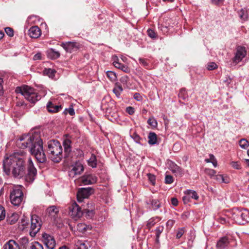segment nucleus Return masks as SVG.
<instances>
[{
  "label": "nucleus",
  "mask_w": 249,
  "mask_h": 249,
  "mask_svg": "<svg viewBox=\"0 0 249 249\" xmlns=\"http://www.w3.org/2000/svg\"><path fill=\"white\" fill-rule=\"evenodd\" d=\"M123 90V88L121 85H116L115 87L113 89V91L118 98H120V96Z\"/></svg>",
  "instance_id": "72a5a7b5"
},
{
  "label": "nucleus",
  "mask_w": 249,
  "mask_h": 249,
  "mask_svg": "<svg viewBox=\"0 0 249 249\" xmlns=\"http://www.w3.org/2000/svg\"><path fill=\"white\" fill-rule=\"evenodd\" d=\"M18 219V215L16 213H13L9 218V222L10 224H14Z\"/></svg>",
  "instance_id": "a18cd8bd"
},
{
  "label": "nucleus",
  "mask_w": 249,
  "mask_h": 249,
  "mask_svg": "<svg viewBox=\"0 0 249 249\" xmlns=\"http://www.w3.org/2000/svg\"><path fill=\"white\" fill-rule=\"evenodd\" d=\"M178 96L179 99H181L184 101L187 100L189 98L187 91L184 89H182L180 90Z\"/></svg>",
  "instance_id": "7c9ffc66"
},
{
  "label": "nucleus",
  "mask_w": 249,
  "mask_h": 249,
  "mask_svg": "<svg viewBox=\"0 0 249 249\" xmlns=\"http://www.w3.org/2000/svg\"><path fill=\"white\" fill-rule=\"evenodd\" d=\"M23 199V193L18 186L14 187L10 192V199L11 203L16 206H19Z\"/></svg>",
  "instance_id": "423d86ee"
},
{
  "label": "nucleus",
  "mask_w": 249,
  "mask_h": 249,
  "mask_svg": "<svg viewBox=\"0 0 249 249\" xmlns=\"http://www.w3.org/2000/svg\"><path fill=\"white\" fill-rule=\"evenodd\" d=\"M232 166L235 169H239L240 165L238 162H232L231 163Z\"/></svg>",
  "instance_id": "0e129e2a"
},
{
  "label": "nucleus",
  "mask_w": 249,
  "mask_h": 249,
  "mask_svg": "<svg viewBox=\"0 0 249 249\" xmlns=\"http://www.w3.org/2000/svg\"><path fill=\"white\" fill-rule=\"evenodd\" d=\"M152 208L156 210L160 207V203L158 199H152L151 201Z\"/></svg>",
  "instance_id": "c9c22d12"
},
{
  "label": "nucleus",
  "mask_w": 249,
  "mask_h": 249,
  "mask_svg": "<svg viewBox=\"0 0 249 249\" xmlns=\"http://www.w3.org/2000/svg\"><path fill=\"white\" fill-rule=\"evenodd\" d=\"M4 249H20L19 245L14 240H10L3 246Z\"/></svg>",
  "instance_id": "6ab92c4d"
},
{
  "label": "nucleus",
  "mask_w": 249,
  "mask_h": 249,
  "mask_svg": "<svg viewBox=\"0 0 249 249\" xmlns=\"http://www.w3.org/2000/svg\"><path fill=\"white\" fill-rule=\"evenodd\" d=\"M18 144L20 148H29L31 154L39 162L44 163L46 161L39 133L35 132L32 134L22 135L18 141Z\"/></svg>",
  "instance_id": "f03ea898"
},
{
  "label": "nucleus",
  "mask_w": 249,
  "mask_h": 249,
  "mask_svg": "<svg viewBox=\"0 0 249 249\" xmlns=\"http://www.w3.org/2000/svg\"><path fill=\"white\" fill-rule=\"evenodd\" d=\"M184 228H178L176 231V237L177 239H179L184 233Z\"/></svg>",
  "instance_id": "79ce46f5"
},
{
  "label": "nucleus",
  "mask_w": 249,
  "mask_h": 249,
  "mask_svg": "<svg viewBox=\"0 0 249 249\" xmlns=\"http://www.w3.org/2000/svg\"><path fill=\"white\" fill-rule=\"evenodd\" d=\"M84 170V167L82 163L76 162L73 165L72 169L70 171V174L75 175L80 174Z\"/></svg>",
  "instance_id": "f3484780"
},
{
  "label": "nucleus",
  "mask_w": 249,
  "mask_h": 249,
  "mask_svg": "<svg viewBox=\"0 0 249 249\" xmlns=\"http://www.w3.org/2000/svg\"><path fill=\"white\" fill-rule=\"evenodd\" d=\"M94 191L92 187L81 188L77 193V199L79 203H81L84 199L88 198Z\"/></svg>",
  "instance_id": "9d476101"
},
{
  "label": "nucleus",
  "mask_w": 249,
  "mask_h": 249,
  "mask_svg": "<svg viewBox=\"0 0 249 249\" xmlns=\"http://www.w3.org/2000/svg\"><path fill=\"white\" fill-rule=\"evenodd\" d=\"M134 98L138 101H142V96L138 92L135 93L133 95Z\"/></svg>",
  "instance_id": "4d7b16f0"
},
{
  "label": "nucleus",
  "mask_w": 249,
  "mask_h": 249,
  "mask_svg": "<svg viewBox=\"0 0 249 249\" xmlns=\"http://www.w3.org/2000/svg\"><path fill=\"white\" fill-rule=\"evenodd\" d=\"M231 218L236 223L244 225L249 221V211L245 209H234L232 211Z\"/></svg>",
  "instance_id": "39448f33"
},
{
  "label": "nucleus",
  "mask_w": 249,
  "mask_h": 249,
  "mask_svg": "<svg viewBox=\"0 0 249 249\" xmlns=\"http://www.w3.org/2000/svg\"><path fill=\"white\" fill-rule=\"evenodd\" d=\"M139 62L142 66L146 69H149L150 68L148 62H147V59L142 58H139Z\"/></svg>",
  "instance_id": "ea45409f"
},
{
  "label": "nucleus",
  "mask_w": 249,
  "mask_h": 249,
  "mask_svg": "<svg viewBox=\"0 0 249 249\" xmlns=\"http://www.w3.org/2000/svg\"><path fill=\"white\" fill-rule=\"evenodd\" d=\"M213 178L219 183H227L229 182V178L222 175H216Z\"/></svg>",
  "instance_id": "bb28decb"
},
{
  "label": "nucleus",
  "mask_w": 249,
  "mask_h": 249,
  "mask_svg": "<svg viewBox=\"0 0 249 249\" xmlns=\"http://www.w3.org/2000/svg\"><path fill=\"white\" fill-rule=\"evenodd\" d=\"M81 182L84 185L93 184L97 181V178L94 175H84L81 178Z\"/></svg>",
  "instance_id": "ddd939ff"
},
{
  "label": "nucleus",
  "mask_w": 249,
  "mask_h": 249,
  "mask_svg": "<svg viewBox=\"0 0 249 249\" xmlns=\"http://www.w3.org/2000/svg\"><path fill=\"white\" fill-rule=\"evenodd\" d=\"M5 211L3 207L0 205V221L2 220L5 218Z\"/></svg>",
  "instance_id": "603ef678"
},
{
  "label": "nucleus",
  "mask_w": 249,
  "mask_h": 249,
  "mask_svg": "<svg viewBox=\"0 0 249 249\" xmlns=\"http://www.w3.org/2000/svg\"><path fill=\"white\" fill-rule=\"evenodd\" d=\"M61 46L68 53L76 51L79 48V44L75 42H66L62 43Z\"/></svg>",
  "instance_id": "f8f14e48"
},
{
  "label": "nucleus",
  "mask_w": 249,
  "mask_h": 249,
  "mask_svg": "<svg viewBox=\"0 0 249 249\" xmlns=\"http://www.w3.org/2000/svg\"><path fill=\"white\" fill-rule=\"evenodd\" d=\"M126 111L130 115H132L135 112L134 108L132 107H126Z\"/></svg>",
  "instance_id": "bf43d9fd"
},
{
  "label": "nucleus",
  "mask_w": 249,
  "mask_h": 249,
  "mask_svg": "<svg viewBox=\"0 0 249 249\" xmlns=\"http://www.w3.org/2000/svg\"><path fill=\"white\" fill-rule=\"evenodd\" d=\"M160 220V219L159 217H154L150 218L147 221L146 225L147 228L150 230L151 227L154 226L157 223L159 222Z\"/></svg>",
  "instance_id": "a878e982"
},
{
  "label": "nucleus",
  "mask_w": 249,
  "mask_h": 249,
  "mask_svg": "<svg viewBox=\"0 0 249 249\" xmlns=\"http://www.w3.org/2000/svg\"><path fill=\"white\" fill-rule=\"evenodd\" d=\"M64 113L65 114L69 113V114L71 116L75 114V111L72 107H70L69 108H66Z\"/></svg>",
  "instance_id": "6e6d98bb"
},
{
  "label": "nucleus",
  "mask_w": 249,
  "mask_h": 249,
  "mask_svg": "<svg viewBox=\"0 0 249 249\" xmlns=\"http://www.w3.org/2000/svg\"><path fill=\"white\" fill-rule=\"evenodd\" d=\"M185 194L189 196L190 199L192 198L195 200H197L199 198L196 192L193 190H188L186 191Z\"/></svg>",
  "instance_id": "c85d7f7f"
},
{
  "label": "nucleus",
  "mask_w": 249,
  "mask_h": 249,
  "mask_svg": "<svg viewBox=\"0 0 249 249\" xmlns=\"http://www.w3.org/2000/svg\"><path fill=\"white\" fill-rule=\"evenodd\" d=\"M26 153L23 151L15 152L12 154L5 156L3 160V171L6 175H12L15 178H20L25 177V180L32 182L37 174L31 157L27 160V173L26 174Z\"/></svg>",
  "instance_id": "f257e3e1"
},
{
  "label": "nucleus",
  "mask_w": 249,
  "mask_h": 249,
  "mask_svg": "<svg viewBox=\"0 0 249 249\" xmlns=\"http://www.w3.org/2000/svg\"><path fill=\"white\" fill-rule=\"evenodd\" d=\"M3 83V79L0 77V96L3 95V85H2Z\"/></svg>",
  "instance_id": "680f3d73"
},
{
  "label": "nucleus",
  "mask_w": 249,
  "mask_h": 249,
  "mask_svg": "<svg viewBox=\"0 0 249 249\" xmlns=\"http://www.w3.org/2000/svg\"><path fill=\"white\" fill-rule=\"evenodd\" d=\"M172 173L174 174L176 177H181L183 174L182 169L177 164L172 162Z\"/></svg>",
  "instance_id": "393cba45"
},
{
  "label": "nucleus",
  "mask_w": 249,
  "mask_h": 249,
  "mask_svg": "<svg viewBox=\"0 0 249 249\" xmlns=\"http://www.w3.org/2000/svg\"><path fill=\"white\" fill-rule=\"evenodd\" d=\"M29 249H43V247L39 242H34L29 246Z\"/></svg>",
  "instance_id": "f704fd0d"
},
{
  "label": "nucleus",
  "mask_w": 249,
  "mask_h": 249,
  "mask_svg": "<svg viewBox=\"0 0 249 249\" xmlns=\"http://www.w3.org/2000/svg\"><path fill=\"white\" fill-rule=\"evenodd\" d=\"M56 71L52 69H45L43 71V73L48 75L49 77L53 78L54 75Z\"/></svg>",
  "instance_id": "473e14b6"
},
{
  "label": "nucleus",
  "mask_w": 249,
  "mask_h": 249,
  "mask_svg": "<svg viewBox=\"0 0 249 249\" xmlns=\"http://www.w3.org/2000/svg\"><path fill=\"white\" fill-rule=\"evenodd\" d=\"M82 206L83 205L79 206L76 202L73 203L69 207L70 215L75 220L81 217L83 213Z\"/></svg>",
  "instance_id": "1a4fd4ad"
},
{
  "label": "nucleus",
  "mask_w": 249,
  "mask_h": 249,
  "mask_svg": "<svg viewBox=\"0 0 249 249\" xmlns=\"http://www.w3.org/2000/svg\"><path fill=\"white\" fill-rule=\"evenodd\" d=\"M77 230L82 232H85L88 230H90L91 227L89 225H87L84 223H79L77 226Z\"/></svg>",
  "instance_id": "cd10ccee"
},
{
  "label": "nucleus",
  "mask_w": 249,
  "mask_h": 249,
  "mask_svg": "<svg viewBox=\"0 0 249 249\" xmlns=\"http://www.w3.org/2000/svg\"><path fill=\"white\" fill-rule=\"evenodd\" d=\"M217 68V65L214 62H209L207 65V69L209 71L214 70Z\"/></svg>",
  "instance_id": "de8ad7c7"
},
{
  "label": "nucleus",
  "mask_w": 249,
  "mask_h": 249,
  "mask_svg": "<svg viewBox=\"0 0 249 249\" xmlns=\"http://www.w3.org/2000/svg\"><path fill=\"white\" fill-rule=\"evenodd\" d=\"M147 124L151 127L152 128H155L158 126L157 120L153 116L149 118L147 120Z\"/></svg>",
  "instance_id": "2f4dec72"
},
{
  "label": "nucleus",
  "mask_w": 249,
  "mask_h": 249,
  "mask_svg": "<svg viewBox=\"0 0 249 249\" xmlns=\"http://www.w3.org/2000/svg\"><path fill=\"white\" fill-rule=\"evenodd\" d=\"M147 176L148 178V179L149 181L151 182V183L154 185L155 184L156 182V177L151 174H148Z\"/></svg>",
  "instance_id": "3c124183"
},
{
  "label": "nucleus",
  "mask_w": 249,
  "mask_h": 249,
  "mask_svg": "<svg viewBox=\"0 0 249 249\" xmlns=\"http://www.w3.org/2000/svg\"><path fill=\"white\" fill-rule=\"evenodd\" d=\"M148 142L151 145H154L157 142V136L155 132H150L148 136Z\"/></svg>",
  "instance_id": "b1692460"
},
{
  "label": "nucleus",
  "mask_w": 249,
  "mask_h": 249,
  "mask_svg": "<svg viewBox=\"0 0 249 249\" xmlns=\"http://www.w3.org/2000/svg\"><path fill=\"white\" fill-rule=\"evenodd\" d=\"M47 152L50 159L54 162H60L63 157V149L60 143L57 140L48 142Z\"/></svg>",
  "instance_id": "7ed1b4c3"
},
{
  "label": "nucleus",
  "mask_w": 249,
  "mask_h": 249,
  "mask_svg": "<svg viewBox=\"0 0 249 249\" xmlns=\"http://www.w3.org/2000/svg\"><path fill=\"white\" fill-rule=\"evenodd\" d=\"M47 109L50 112H58L61 108V106L54 105L52 102H49L47 106Z\"/></svg>",
  "instance_id": "412c9836"
},
{
  "label": "nucleus",
  "mask_w": 249,
  "mask_h": 249,
  "mask_svg": "<svg viewBox=\"0 0 249 249\" xmlns=\"http://www.w3.org/2000/svg\"><path fill=\"white\" fill-rule=\"evenodd\" d=\"M246 55V50L245 47L238 46L237 48L235 55L233 59V62L238 63L240 62Z\"/></svg>",
  "instance_id": "9b49d317"
},
{
  "label": "nucleus",
  "mask_w": 249,
  "mask_h": 249,
  "mask_svg": "<svg viewBox=\"0 0 249 249\" xmlns=\"http://www.w3.org/2000/svg\"><path fill=\"white\" fill-rule=\"evenodd\" d=\"M107 77L110 80V81L113 82L116 81L117 76L116 73L112 71H107L106 72Z\"/></svg>",
  "instance_id": "4c0bfd02"
},
{
  "label": "nucleus",
  "mask_w": 249,
  "mask_h": 249,
  "mask_svg": "<svg viewBox=\"0 0 249 249\" xmlns=\"http://www.w3.org/2000/svg\"><path fill=\"white\" fill-rule=\"evenodd\" d=\"M89 166L92 168H95L97 166V159L95 155L92 154L89 159L88 160Z\"/></svg>",
  "instance_id": "c756f323"
},
{
  "label": "nucleus",
  "mask_w": 249,
  "mask_h": 249,
  "mask_svg": "<svg viewBox=\"0 0 249 249\" xmlns=\"http://www.w3.org/2000/svg\"><path fill=\"white\" fill-rule=\"evenodd\" d=\"M83 212L86 213V216L88 218H91L95 213L92 203L88 202L86 205H83Z\"/></svg>",
  "instance_id": "4468645a"
},
{
  "label": "nucleus",
  "mask_w": 249,
  "mask_h": 249,
  "mask_svg": "<svg viewBox=\"0 0 249 249\" xmlns=\"http://www.w3.org/2000/svg\"><path fill=\"white\" fill-rule=\"evenodd\" d=\"M129 78L127 75L122 76L120 79V82L123 84H126L128 81Z\"/></svg>",
  "instance_id": "13d9d810"
},
{
  "label": "nucleus",
  "mask_w": 249,
  "mask_h": 249,
  "mask_svg": "<svg viewBox=\"0 0 249 249\" xmlns=\"http://www.w3.org/2000/svg\"><path fill=\"white\" fill-rule=\"evenodd\" d=\"M29 35L32 38H37L40 36L41 31L37 26H33L29 30Z\"/></svg>",
  "instance_id": "a211bd4d"
},
{
  "label": "nucleus",
  "mask_w": 249,
  "mask_h": 249,
  "mask_svg": "<svg viewBox=\"0 0 249 249\" xmlns=\"http://www.w3.org/2000/svg\"><path fill=\"white\" fill-rule=\"evenodd\" d=\"M239 15L240 18L244 20H245L247 18V12L243 9L240 10V11L239 13Z\"/></svg>",
  "instance_id": "5fc2aeb1"
},
{
  "label": "nucleus",
  "mask_w": 249,
  "mask_h": 249,
  "mask_svg": "<svg viewBox=\"0 0 249 249\" xmlns=\"http://www.w3.org/2000/svg\"><path fill=\"white\" fill-rule=\"evenodd\" d=\"M41 240L48 249H54L56 246V242L53 235L46 232H43L41 235Z\"/></svg>",
  "instance_id": "6e6552de"
},
{
  "label": "nucleus",
  "mask_w": 249,
  "mask_h": 249,
  "mask_svg": "<svg viewBox=\"0 0 249 249\" xmlns=\"http://www.w3.org/2000/svg\"><path fill=\"white\" fill-rule=\"evenodd\" d=\"M239 145L241 148L246 149L249 145V143L248 141L243 139L239 141Z\"/></svg>",
  "instance_id": "37998d69"
},
{
  "label": "nucleus",
  "mask_w": 249,
  "mask_h": 249,
  "mask_svg": "<svg viewBox=\"0 0 249 249\" xmlns=\"http://www.w3.org/2000/svg\"><path fill=\"white\" fill-rule=\"evenodd\" d=\"M147 35L152 39H157L158 38V35L153 30L149 29L147 31Z\"/></svg>",
  "instance_id": "58836bf2"
},
{
  "label": "nucleus",
  "mask_w": 249,
  "mask_h": 249,
  "mask_svg": "<svg viewBox=\"0 0 249 249\" xmlns=\"http://www.w3.org/2000/svg\"><path fill=\"white\" fill-rule=\"evenodd\" d=\"M212 2L215 5H218L219 3L222 2L224 0H211Z\"/></svg>",
  "instance_id": "774afa93"
},
{
  "label": "nucleus",
  "mask_w": 249,
  "mask_h": 249,
  "mask_svg": "<svg viewBox=\"0 0 249 249\" xmlns=\"http://www.w3.org/2000/svg\"><path fill=\"white\" fill-rule=\"evenodd\" d=\"M47 212L49 216L55 218L59 213V210L55 206H52L47 208Z\"/></svg>",
  "instance_id": "aec40b11"
},
{
  "label": "nucleus",
  "mask_w": 249,
  "mask_h": 249,
  "mask_svg": "<svg viewBox=\"0 0 249 249\" xmlns=\"http://www.w3.org/2000/svg\"><path fill=\"white\" fill-rule=\"evenodd\" d=\"M205 173L207 175H209L211 178H214V177L216 175H215L216 172L215 170H214L213 169H206Z\"/></svg>",
  "instance_id": "8fccbe9b"
},
{
  "label": "nucleus",
  "mask_w": 249,
  "mask_h": 249,
  "mask_svg": "<svg viewBox=\"0 0 249 249\" xmlns=\"http://www.w3.org/2000/svg\"><path fill=\"white\" fill-rule=\"evenodd\" d=\"M29 225V220L27 217H25L24 215L23 218L20 220V223L18 225V228L24 231L26 230V229L28 227Z\"/></svg>",
  "instance_id": "5701e85b"
},
{
  "label": "nucleus",
  "mask_w": 249,
  "mask_h": 249,
  "mask_svg": "<svg viewBox=\"0 0 249 249\" xmlns=\"http://www.w3.org/2000/svg\"><path fill=\"white\" fill-rule=\"evenodd\" d=\"M231 80L230 77H226V79L224 80L223 82L228 86L231 83Z\"/></svg>",
  "instance_id": "69168bd1"
},
{
  "label": "nucleus",
  "mask_w": 249,
  "mask_h": 249,
  "mask_svg": "<svg viewBox=\"0 0 249 249\" xmlns=\"http://www.w3.org/2000/svg\"><path fill=\"white\" fill-rule=\"evenodd\" d=\"M118 58L117 56H115L113 58V65L114 66L118 69L121 70L122 71L125 72V73H129L130 72V68L123 64L120 63L118 62Z\"/></svg>",
  "instance_id": "2eb2a0df"
},
{
  "label": "nucleus",
  "mask_w": 249,
  "mask_h": 249,
  "mask_svg": "<svg viewBox=\"0 0 249 249\" xmlns=\"http://www.w3.org/2000/svg\"><path fill=\"white\" fill-rule=\"evenodd\" d=\"M163 227L162 226L158 227L156 228V229L155 230L156 236V241L157 242H159V238L160 237V233L162 232V231H163Z\"/></svg>",
  "instance_id": "a19ab883"
},
{
  "label": "nucleus",
  "mask_w": 249,
  "mask_h": 249,
  "mask_svg": "<svg viewBox=\"0 0 249 249\" xmlns=\"http://www.w3.org/2000/svg\"><path fill=\"white\" fill-rule=\"evenodd\" d=\"M76 249H88L86 244L82 241H78L76 244Z\"/></svg>",
  "instance_id": "49530a36"
},
{
  "label": "nucleus",
  "mask_w": 249,
  "mask_h": 249,
  "mask_svg": "<svg viewBox=\"0 0 249 249\" xmlns=\"http://www.w3.org/2000/svg\"><path fill=\"white\" fill-rule=\"evenodd\" d=\"M5 32L8 36H9L10 37L13 36L14 31L11 28L6 27L5 28Z\"/></svg>",
  "instance_id": "864d4df0"
},
{
  "label": "nucleus",
  "mask_w": 249,
  "mask_h": 249,
  "mask_svg": "<svg viewBox=\"0 0 249 249\" xmlns=\"http://www.w3.org/2000/svg\"><path fill=\"white\" fill-rule=\"evenodd\" d=\"M41 59V53H38L35 55H34L33 57V59L34 60H40Z\"/></svg>",
  "instance_id": "e2e57ef3"
},
{
  "label": "nucleus",
  "mask_w": 249,
  "mask_h": 249,
  "mask_svg": "<svg viewBox=\"0 0 249 249\" xmlns=\"http://www.w3.org/2000/svg\"><path fill=\"white\" fill-rule=\"evenodd\" d=\"M49 56L52 59H56L60 56V53L58 52L55 51L53 49H51L49 53Z\"/></svg>",
  "instance_id": "e433bc0d"
},
{
  "label": "nucleus",
  "mask_w": 249,
  "mask_h": 249,
  "mask_svg": "<svg viewBox=\"0 0 249 249\" xmlns=\"http://www.w3.org/2000/svg\"><path fill=\"white\" fill-rule=\"evenodd\" d=\"M183 201L184 203H187L190 201V199L189 196L186 195V196L183 197Z\"/></svg>",
  "instance_id": "338daca9"
},
{
  "label": "nucleus",
  "mask_w": 249,
  "mask_h": 249,
  "mask_svg": "<svg viewBox=\"0 0 249 249\" xmlns=\"http://www.w3.org/2000/svg\"><path fill=\"white\" fill-rule=\"evenodd\" d=\"M230 243L228 238L226 237H223L219 239L216 244L217 249H225Z\"/></svg>",
  "instance_id": "dca6fc26"
},
{
  "label": "nucleus",
  "mask_w": 249,
  "mask_h": 249,
  "mask_svg": "<svg viewBox=\"0 0 249 249\" xmlns=\"http://www.w3.org/2000/svg\"><path fill=\"white\" fill-rule=\"evenodd\" d=\"M130 136L136 142L138 143H141V140L142 139L138 134L134 133L132 135H131Z\"/></svg>",
  "instance_id": "09e8293b"
},
{
  "label": "nucleus",
  "mask_w": 249,
  "mask_h": 249,
  "mask_svg": "<svg viewBox=\"0 0 249 249\" xmlns=\"http://www.w3.org/2000/svg\"><path fill=\"white\" fill-rule=\"evenodd\" d=\"M19 242L24 248H26L29 243V239L27 237H23L20 239Z\"/></svg>",
  "instance_id": "c03bdc74"
},
{
  "label": "nucleus",
  "mask_w": 249,
  "mask_h": 249,
  "mask_svg": "<svg viewBox=\"0 0 249 249\" xmlns=\"http://www.w3.org/2000/svg\"><path fill=\"white\" fill-rule=\"evenodd\" d=\"M71 141L69 139H65L64 140L63 145L64 147V152L66 156H68L71 150Z\"/></svg>",
  "instance_id": "4be33fe9"
},
{
  "label": "nucleus",
  "mask_w": 249,
  "mask_h": 249,
  "mask_svg": "<svg viewBox=\"0 0 249 249\" xmlns=\"http://www.w3.org/2000/svg\"><path fill=\"white\" fill-rule=\"evenodd\" d=\"M16 92L21 94L28 101L32 103H35L41 99V96L36 92L33 88L26 85L17 87L16 89Z\"/></svg>",
  "instance_id": "20e7f679"
},
{
  "label": "nucleus",
  "mask_w": 249,
  "mask_h": 249,
  "mask_svg": "<svg viewBox=\"0 0 249 249\" xmlns=\"http://www.w3.org/2000/svg\"><path fill=\"white\" fill-rule=\"evenodd\" d=\"M165 183L166 184L171 183V175H166L165 178Z\"/></svg>",
  "instance_id": "052dcab7"
},
{
  "label": "nucleus",
  "mask_w": 249,
  "mask_h": 249,
  "mask_svg": "<svg viewBox=\"0 0 249 249\" xmlns=\"http://www.w3.org/2000/svg\"><path fill=\"white\" fill-rule=\"evenodd\" d=\"M41 226V220L40 218L36 214L32 215L31 218L30 235L32 237H35L40 230Z\"/></svg>",
  "instance_id": "0eeeda50"
}]
</instances>
